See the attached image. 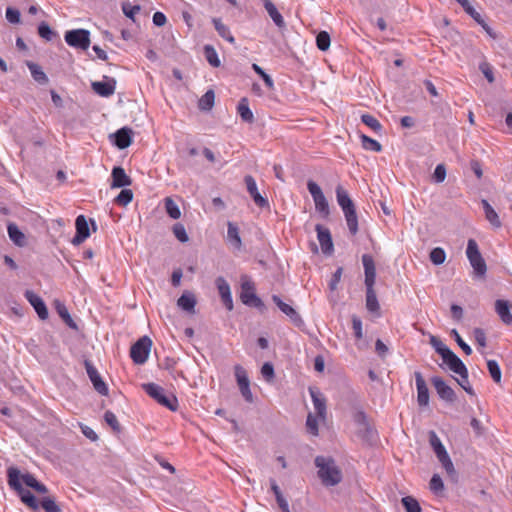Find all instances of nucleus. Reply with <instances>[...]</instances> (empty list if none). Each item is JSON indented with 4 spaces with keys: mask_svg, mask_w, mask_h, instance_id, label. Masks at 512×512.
<instances>
[{
    "mask_svg": "<svg viewBox=\"0 0 512 512\" xmlns=\"http://www.w3.org/2000/svg\"><path fill=\"white\" fill-rule=\"evenodd\" d=\"M315 465L318 476L325 486H335L342 480V472L331 457L317 456Z\"/></svg>",
    "mask_w": 512,
    "mask_h": 512,
    "instance_id": "obj_1",
    "label": "nucleus"
},
{
    "mask_svg": "<svg viewBox=\"0 0 512 512\" xmlns=\"http://www.w3.org/2000/svg\"><path fill=\"white\" fill-rule=\"evenodd\" d=\"M336 199L344 213L349 232L352 235H356L358 232L356 208L348 192L341 185L336 187Z\"/></svg>",
    "mask_w": 512,
    "mask_h": 512,
    "instance_id": "obj_2",
    "label": "nucleus"
},
{
    "mask_svg": "<svg viewBox=\"0 0 512 512\" xmlns=\"http://www.w3.org/2000/svg\"><path fill=\"white\" fill-rule=\"evenodd\" d=\"M7 475L10 488L19 494L21 501L32 510H38L40 505L35 496L29 490H25L20 482L19 469L16 467H9L7 470Z\"/></svg>",
    "mask_w": 512,
    "mask_h": 512,
    "instance_id": "obj_3",
    "label": "nucleus"
},
{
    "mask_svg": "<svg viewBox=\"0 0 512 512\" xmlns=\"http://www.w3.org/2000/svg\"><path fill=\"white\" fill-rule=\"evenodd\" d=\"M467 259L473 268V273L478 278H483L487 272V265L480 253L477 242L474 239H469L466 248Z\"/></svg>",
    "mask_w": 512,
    "mask_h": 512,
    "instance_id": "obj_4",
    "label": "nucleus"
},
{
    "mask_svg": "<svg viewBox=\"0 0 512 512\" xmlns=\"http://www.w3.org/2000/svg\"><path fill=\"white\" fill-rule=\"evenodd\" d=\"M144 391L160 405L171 411L178 408V400L173 394H166L164 389L155 383H146L142 385Z\"/></svg>",
    "mask_w": 512,
    "mask_h": 512,
    "instance_id": "obj_5",
    "label": "nucleus"
},
{
    "mask_svg": "<svg viewBox=\"0 0 512 512\" xmlns=\"http://www.w3.org/2000/svg\"><path fill=\"white\" fill-rule=\"evenodd\" d=\"M429 441L430 445L433 448L439 462L442 464L443 468L446 470L448 474H454L455 469L454 465L444 447L442 444L440 438L437 436V434L434 431L429 432Z\"/></svg>",
    "mask_w": 512,
    "mask_h": 512,
    "instance_id": "obj_6",
    "label": "nucleus"
},
{
    "mask_svg": "<svg viewBox=\"0 0 512 512\" xmlns=\"http://www.w3.org/2000/svg\"><path fill=\"white\" fill-rule=\"evenodd\" d=\"M66 43L77 49L87 50L90 46V32L86 29H74L64 35Z\"/></svg>",
    "mask_w": 512,
    "mask_h": 512,
    "instance_id": "obj_7",
    "label": "nucleus"
},
{
    "mask_svg": "<svg viewBox=\"0 0 512 512\" xmlns=\"http://www.w3.org/2000/svg\"><path fill=\"white\" fill-rule=\"evenodd\" d=\"M152 341L149 337L144 336L136 341L131 349L130 356L135 364H144L149 356Z\"/></svg>",
    "mask_w": 512,
    "mask_h": 512,
    "instance_id": "obj_8",
    "label": "nucleus"
},
{
    "mask_svg": "<svg viewBox=\"0 0 512 512\" xmlns=\"http://www.w3.org/2000/svg\"><path fill=\"white\" fill-rule=\"evenodd\" d=\"M307 189L313 198L316 211L323 216H327L329 214V204L320 186L316 182L309 180L307 182Z\"/></svg>",
    "mask_w": 512,
    "mask_h": 512,
    "instance_id": "obj_9",
    "label": "nucleus"
},
{
    "mask_svg": "<svg viewBox=\"0 0 512 512\" xmlns=\"http://www.w3.org/2000/svg\"><path fill=\"white\" fill-rule=\"evenodd\" d=\"M234 374L239 391L248 403L253 402V394L250 390V380L247 371L240 365L234 367Z\"/></svg>",
    "mask_w": 512,
    "mask_h": 512,
    "instance_id": "obj_10",
    "label": "nucleus"
},
{
    "mask_svg": "<svg viewBox=\"0 0 512 512\" xmlns=\"http://www.w3.org/2000/svg\"><path fill=\"white\" fill-rule=\"evenodd\" d=\"M239 297L243 304L252 307L256 306L254 282L246 275L241 276V291Z\"/></svg>",
    "mask_w": 512,
    "mask_h": 512,
    "instance_id": "obj_11",
    "label": "nucleus"
},
{
    "mask_svg": "<svg viewBox=\"0 0 512 512\" xmlns=\"http://www.w3.org/2000/svg\"><path fill=\"white\" fill-rule=\"evenodd\" d=\"M272 300L275 303V305L279 308V310L284 313L290 321L296 325L301 326L303 325V320L299 313L288 303H285L279 296L273 295Z\"/></svg>",
    "mask_w": 512,
    "mask_h": 512,
    "instance_id": "obj_12",
    "label": "nucleus"
},
{
    "mask_svg": "<svg viewBox=\"0 0 512 512\" xmlns=\"http://www.w3.org/2000/svg\"><path fill=\"white\" fill-rule=\"evenodd\" d=\"M85 368L89 376V379L93 384L94 389L101 395H108V387L102 380L100 374L98 373L97 369L92 365V363L89 361H85Z\"/></svg>",
    "mask_w": 512,
    "mask_h": 512,
    "instance_id": "obj_13",
    "label": "nucleus"
},
{
    "mask_svg": "<svg viewBox=\"0 0 512 512\" xmlns=\"http://www.w3.org/2000/svg\"><path fill=\"white\" fill-rule=\"evenodd\" d=\"M76 234L72 239V244L77 246L83 243L89 236V226L84 215H79L75 221Z\"/></svg>",
    "mask_w": 512,
    "mask_h": 512,
    "instance_id": "obj_14",
    "label": "nucleus"
},
{
    "mask_svg": "<svg viewBox=\"0 0 512 512\" xmlns=\"http://www.w3.org/2000/svg\"><path fill=\"white\" fill-rule=\"evenodd\" d=\"M315 229L322 252L328 255L331 254L333 252V242L329 229L320 224H317Z\"/></svg>",
    "mask_w": 512,
    "mask_h": 512,
    "instance_id": "obj_15",
    "label": "nucleus"
},
{
    "mask_svg": "<svg viewBox=\"0 0 512 512\" xmlns=\"http://www.w3.org/2000/svg\"><path fill=\"white\" fill-rule=\"evenodd\" d=\"M431 382L441 399L448 402L454 401L455 393L453 389L450 386H448L441 377L434 376L432 377Z\"/></svg>",
    "mask_w": 512,
    "mask_h": 512,
    "instance_id": "obj_16",
    "label": "nucleus"
},
{
    "mask_svg": "<svg viewBox=\"0 0 512 512\" xmlns=\"http://www.w3.org/2000/svg\"><path fill=\"white\" fill-rule=\"evenodd\" d=\"M414 376L417 388V402L419 406L425 407L429 404V390L427 384L419 371H416Z\"/></svg>",
    "mask_w": 512,
    "mask_h": 512,
    "instance_id": "obj_17",
    "label": "nucleus"
},
{
    "mask_svg": "<svg viewBox=\"0 0 512 512\" xmlns=\"http://www.w3.org/2000/svg\"><path fill=\"white\" fill-rule=\"evenodd\" d=\"M362 263L364 267L365 274V286L366 287H374L376 280V268L375 263L371 255L364 254L362 256Z\"/></svg>",
    "mask_w": 512,
    "mask_h": 512,
    "instance_id": "obj_18",
    "label": "nucleus"
},
{
    "mask_svg": "<svg viewBox=\"0 0 512 512\" xmlns=\"http://www.w3.org/2000/svg\"><path fill=\"white\" fill-rule=\"evenodd\" d=\"M354 422L357 426V433L363 439H370L373 434V429L368 422L366 414L362 411L357 412L354 415Z\"/></svg>",
    "mask_w": 512,
    "mask_h": 512,
    "instance_id": "obj_19",
    "label": "nucleus"
},
{
    "mask_svg": "<svg viewBox=\"0 0 512 512\" xmlns=\"http://www.w3.org/2000/svg\"><path fill=\"white\" fill-rule=\"evenodd\" d=\"M25 297L33 306L40 319L44 320L48 317L47 307L40 296L35 294L33 291L27 290L25 292Z\"/></svg>",
    "mask_w": 512,
    "mask_h": 512,
    "instance_id": "obj_20",
    "label": "nucleus"
},
{
    "mask_svg": "<svg viewBox=\"0 0 512 512\" xmlns=\"http://www.w3.org/2000/svg\"><path fill=\"white\" fill-rule=\"evenodd\" d=\"M108 81L92 82L91 86L95 93L102 97H109L114 94L116 88V80L113 78L105 77Z\"/></svg>",
    "mask_w": 512,
    "mask_h": 512,
    "instance_id": "obj_21",
    "label": "nucleus"
},
{
    "mask_svg": "<svg viewBox=\"0 0 512 512\" xmlns=\"http://www.w3.org/2000/svg\"><path fill=\"white\" fill-rule=\"evenodd\" d=\"M273 23L279 28L283 29L286 26L285 20L279 12L276 5L271 0H259Z\"/></svg>",
    "mask_w": 512,
    "mask_h": 512,
    "instance_id": "obj_22",
    "label": "nucleus"
},
{
    "mask_svg": "<svg viewBox=\"0 0 512 512\" xmlns=\"http://www.w3.org/2000/svg\"><path fill=\"white\" fill-rule=\"evenodd\" d=\"M111 177V188H124L132 184V179L120 166H116L112 169Z\"/></svg>",
    "mask_w": 512,
    "mask_h": 512,
    "instance_id": "obj_23",
    "label": "nucleus"
},
{
    "mask_svg": "<svg viewBox=\"0 0 512 512\" xmlns=\"http://www.w3.org/2000/svg\"><path fill=\"white\" fill-rule=\"evenodd\" d=\"M216 286L223 304L229 311H231L233 309V300L228 282L223 277H218L216 279Z\"/></svg>",
    "mask_w": 512,
    "mask_h": 512,
    "instance_id": "obj_24",
    "label": "nucleus"
},
{
    "mask_svg": "<svg viewBox=\"0 0 512 512\" xmlns=\"http://www.w3.org/2000/svg\"><path fill=\"white\" fill-rule=\"evenodd\" d=\"M442 360L452 372L456 374H466L467 368L465 364L453 351L450 350L448 353L443 355Z\"/></svg>",
    "mask_w": 512,
    "mask_h": 512,
    "instance_id": "obj_25",
    "label": "nucleus"
},
{
    "mask_svg": "<svg viewBox=\"0 0 512 512\" xmlns=\"http://www.w3.org/2000/svg\"><path fill=\"white\" fill-rule=\"evenodd\" d=\"M309 393H310V396L312 398L314 409H315L317 415L320 418L324 419L325 415H326V402H325V398L323 397L321 392L317 388H315V387H310L309 388Z\"/></svg>",
    "mask_w": 512,
    "mask_h": 512,
    "instance_id": "obj_26",
    "label": "nucleus"
},
{
    "mask_svg": "<svg viewBox=\"0 0 512 512\" xmlns=\"http://www.w3.org/2000/svg\"><path fill=\"white\" fill-rule=\"evenodd\" d=\"M463 9L483 28L492 39H497L496 32L483 20L481 15L470 5L469 1Z\"/></svg>",
    "mask_w": 512,
    "mask_h": 512,
    "instance_id": "obj_27",
    "label": "nucleus"
},
{
    "mask_svg": "<svg viewBox=\"0 0 512 512\" xmlns=\"http://www.w3.org/2000/svg\"><path fill=\"white\" fill-rule=\"evenodd\" d=\"M114 143L119 149H125L132 143V130L128 127H122L114 134Z\"/></svg>",
    "mask_w": 512,
    "mask_h": 512,
    "instance_id": "obj_28",
    "label": "nucleus"
},
{
    "mask_svg": "<svg viewBox=\"0 0 512 512\" xmlns=\"http://www.w3.org/2000/svg\"><path fill=\"white\" fill-rule=\"evenodd\" d=\"M511 305L507 300H497L495 302V310L500 319L504 324H511L512 323V314L510 312Z\"/></svg>",
    "mask_w": 512,
    "mask_h": 512,
    "instance_id": "obj_29",
    "label": "nucleus"
},
{
    "mask_svg": "<svg viewBox=\"0 0 512 512\" xmlns=\"http://www.w3.org/2000/svg\"><path fill=\"white\" fill-rule=\"evenodd\" d=\"M481 205L484 210L486 220L496 229L502 226V222L499 218L498 213L494 210V208L490 205V203L486 199H482Z\"/></svg>",
    "mask_w": 512,
    "mask_h": 512,
    "instance_id": "obj_30",
    "label": "nucleus"
},
{
    "mask_svg": "<svg viewBox=\"0 0 512 512\" xmlns=\"http://www.w3.org/2000/svg\"><path fill=\"white\" fill-rule=\"evenodd\" d=\"M177 305L188 313L195 312L196 298L192 292L185 291L177 300Z\"/></svg>",
    "mask_w": 512,
    "mask_h": 512,
    "instance_id": "obj_31",
    "label": "nucleus"
},
{
    "mask_svg": "<svg viewBox=\"0 0 512 512\" xmlns=\"http://www.w3.org/2000/svg\"><path fill=\"white\" fill-rule=\"evenodd\" d=\"M26 65L29 68L33 79L37 83H39L41 85H45L48 83L49 79H48L47 75L45 74V72L42 70V68L38 64L33 63L31 61H27Z\"/></svg>",
    "mask_w": 512,
    "mask_h": 512,
    "instance_id": "obj_32",
    "label": "nucleus"
},
{
    "mask_svg": "<svg viewBox=\"0 0 512 512\" xmlns=\"http://www.w3.org/2000/svg\"><path fill=\"white\" fill-rule=\"evenodd\" d=\"M366 308L371 313L379 314L380 305L374 287H366Z\"/></svg>",
    "mask_w": 512,
    "mask_h": 512,
    "instance_id": "obj_33",
    "label": "nucleus"
},
{
    "mask_svg": "<svg viewBox=\"0 0 512 512\" xmlns=\"http://www.w3.org/2000/svg\"><path fill=\"white\" fill-rule=\"evenodd\" d=\"M237 112L243 121L249 123L253 121V112L249 108V102L247 98L240 99L237 105Z\"/></svg>",
    "mask_w": 512,
    "mask_h": 512,
    "instance_id": "obj_34",
    "label": "nucleus"
},
{
    "mask_svg": "<svg viewBox=\"0 0 512 512\" xmlns=\"http://www.w3.org/2000/svg\"><path fill=\"white\" fill-rule=\"evenodd\" d=\"M227 239L235 248H240L241 239L239 236V231L237 226L232 222H228Z\"/></svg>",
    "mask_w": 512,
    "mask_h": 512,
    "instance_id": "obj_35",
    "label": "nucleus"
},
{
    "mask_svg": "<svg viewBox=\"0 0 512 512\" xmlns=\"http://www.w3.org/2000/svg\"><path fill=\"white\" fill-rule=\"evenodd\" d=\"M212 22L214 24L216 31L222 38H224L225 40H227L231 43L234 42V37L232 36L229 28L225 24L222 23L221 19L214 18L212 20Z\"/></svg>",
    "mask_w": 512,
    "mask_h": 512,
    "instance_id": "obj_36",
    "label": "nucleus"
},
{
    "mask_svg": "<svg viewBox=\"0 0 512 512\" xmlns=\"http://www.w3.org/2000/svg\"><path fill=\"white\" fill-rule=\"evenodd\" d=\"M215 102V93L213 90H208L199 100V108L204 111L212 109Z\"/></svg>",
    "mask_w": 512,
    "mask_h": 512,
    "instance_id": "obj_37",
    "label": "nucleus"
},
{
    "mask_svg": "<svg viewBox=\"0 0 512 512\" xmlns=\"http://www.w3.org/2000/svg\"><path fill=\"white\" fill-rule=\"evenodd\" d=\"M260 373L264 381L268 384L275 382V371L271 362H265L260 369Z\"/></svg>",
    "mask_w": 512,
    "mask_h": 512,
    "instance_id": "obj_38",
    "label": "nucleus"
},
{
    "mask_svg": "<svg viewBox=\"0 0 512 512\" xmlns=\"http://www.w3.org/2000/svg\"><path fill=\"white\" fill-rule=\"evenodd\" d=\"M165 209L167 214L172 219L177 220L181 217V211L179 209V206L173 199L169 197L165 199Z\"/></svg>",
    "mask_w": 512,
    "mask_h": 512,
    "instance_id": "obj_39",
    "label": "nucleus"
},
{
    "mask_svg": "<svg viewBox=\"0 0 512 512\" xmlns=\"http://www.w3.org/2000/svg\"><path fill=\"white\" fill-rule=\"evenodd\" d=\"M8 235L16 245H23L25 236L15 224L8 225Z\"/></svg>",
    "mask_w": 512,
    "mask_h": 512,
    "instance_id": "obj_40",
    "label": "nucleus"
},
{
    "mask_svg": "<svg viewBox=\"0 0 512 512\" xmlns=\"http://www.w3.org/2000/svg\"><path fill=\"white\" fill-rule=\"evenodd\" d=\"M56 309H57V312L59 314V316L63 319V321L72 329H77V325L76 323L74 322V320L72 319V317L70 316L67 308L65 307L64 304H61V303H57L56 305Z\"/></svg>",
    "mask_w": 512,
    "mask_h": 512,
    "instance_id": "obj_41",
    "label": "nucleus"
},
{
    "mask_svg": "<svg viewBox=\"0 0 512 512\" xmlns=\"http://www.w3.org/2000/svg\"><path fill=\"white\" fill-rule=\"evenodd\" d=\"M487 368H488L490 376L492 377L494 382L500 383L501 382L502 373H501V369H500V366H499L498 362L496 360H492V359L488 360L487 361Z\"/></svg>",
    "mask_w": 512,
    "mask_h": 512,
    "instance_id": "obj_42",
    "label": "nucleus"
},
{
    "mask_svg": "<svg viewBox=\"0 0 512 512\" xmlns=\"http://www.w3.org/2000/svg\"><path fill=\"white\" fill-rule=\"evenodd\" d=\"M360 138H361L362 146L364 149L374 151V152H380L382 150V146L378 141H376L364 134H362L360 136Z\"/></svg>",
    "mask_w": 512,
    "mask_h": 512,
    "instance_id": "obj_43",
    "label": "nucleus"
},
{
    "mask_svg": "<svg viewBox=\"0 0 512 512\" xmlns=\"http://www.w3.org/2000/svg\"><path fill=\"white\" fill-rule=\"evenodd\" d=\"M406 512H421L418 501L412 496L403 497L401 500Z\"/></svg>",
    "mask_w": 512,
    "mask_h": 512,
    "instance_id": "obj_44",
    "label": "nucleus"
},
{
    "mask_svg": "<svg viewBox=\"0 0 512 512\" xmlns=\"http://www.w3.org/2000/svg\"><path fill=\"white\" fill-rule=\"evenodd\" d=\"M429 257L434 265H441L445 262L446 253L444 249L436 247L431 250Z\"/></svg>",
    "mask_w": 512,
    "mask_h": 512,
    "instance_id": "obj_45",
    "label": "nucleus"
},
{
    "mask_svg": "<svg viewBox=\"0 0 512 512\" xmlns=\"http://www.w3.org/2000/svg\"><path fill=\"white\" fill-rule=\"evenodd\" d=\"M133 200V192L130 189H123L115 198V203L120 206H127Z\"/></svg>",
    "mask_w": 512,
    "mask_h": 512,
    "instance_id": "obj_46",
    "label": "nucleus"
},
{
    "mask_svg": "<svg viewBox=\"0 0 512 512\" xmlns=\"http://www.w3.org/2000/svg\"><path fill=\"white\" fill-rule=\"evenodd\" d=\"M429 342L441 358L450 351V349L436 336H430Z\"/></svg>",
    "mask_w": 512,
    "mask_h": 512,
    "instance_id": "obj_47",
    "label": "nucleus"
},
{
    "mask_svg": "<svg viewBox=\"0 0 512 512\" xmlns=\"http://www.w3.org/2000/svg\"><path fill=\"white\" fill-rule=\"evenodd\" d=\"M39 505L45 512H62L60 506L50 497H44Z\"/></svg>",
    "mask_w": 512,
    "mask_h": 512,
    "instance_id": "obj_48",
    "label": "nucleus"
},
{
    "mask_svg": "<svg viewBox=\"0 0 512 512\" xmlns=\"http://www.w3.org/2000/svg\"><path fill=\"white\" fill-rule=\"evenodd\" d=\"M316 45L319 50L326 51L330 47V35L326 31H321L316 37Z\"/></svg>",
    "mask_w": 512,
    "mask_h": 512,
    "instance_id": "obj_49",
    "label": "nucleus"
},
{
    "mask_svg": "<svg viewBox=\"0 0 512 512\" xmlns=\"http://www.w3.org/2000/svg\"><path fill=\"white\" fill-rule=\"evenodd\" d=\"M361 121L375 132H379L382 128L380 122L370 114H363Z\"/></svg>",
    "mask_w": 512,
    "mask_h": 512,
    "instance_id": "obj_50",
    "label": "nucleus"
},
{
    "mask_svg": "<svg viewBox=\"0 0 512 512\" xmlns=\"http://www.w3.org/2000/svg\"><path fill=\"white\" fill-rule=\"evenodd\" d=\"M429 486H430V490L436 495L441 494L444 490L443 481L438 474H434L432 476Z\"/></svg>",
    "mask_w": 512,
    "mask_h": 512,
    "instance_id": "obj_51",
    "label": "nucleus"
},
{
    "mask_svg": "<svg viewBox=\"0 0 512 512\" xmlns=\"http://www.w3.org/2000/svg\"><path fill=\"white\" fill-rule=\"evenodd\" d=\"M205 56L210 65H212L213 67L220 66V60L213 47L209 45L205 46Z\"/></svg>",
    "mask_w": 512,
    "mask_h": 512,
    "instance_id": "obj_52",
    "label": "nucleus"
},
{
    "mask_svg": "<svg viewBox=\"0 0 512 512\" xmlns=\"http://www.w3.org/2000/svg\"><path fill=\"white\" fill-rule=\"evenodd\" d=\"M173 234L182 243H185L189 240L186 229H185L184 225L181 223L174 224Z\"/></svg>",
    "mask_w": 512,
    "mask_h": 512,
    "instance_id": "obj_53",
    "label": "nucleus"
},
{
    "mask_svg": "<svg viewBox=\"0 0 512 512\" xmlns=\"http://www.w3.org/2000/svg\"><path fill=\"white\" fill-rule=\"evenodd\" d=\"M140 9L139 5H132L128 2L122 4V11L124 15L133 21L135 20V15L140 11Z\"/></svg>",
    "mask_w": 512,
    "mask_h": 512,
    "instance_id": "obj_54",
    "label": "nucleus"
},
{
    "mask_svg": "<svg viewBox=\"0 0 512 512\" xmlns=\"http://www.w3.org/2000/svg\"><path fill=\"white\" fill-rule=\"evenodd\" d=\"M479 69L483 73L484 77L487 79V81L489 83L494 82L495 78H494V74H493V68L488 62H486V61L481 62L479 64Z\"/></svg>",
    "mask_w": 512,
    "mask_h": 512,
    "instance_id": "obj_55",
    "label": "nucleus"
},
{
    "mask_svg": "<svg viewBox=\"0 0 512 512\" xmlns=\"http://www.w3.org/2000/svg\"><path fill=\"white\" fill-rule=\"evenodd\" d=\"M451 334L453 335L455 341L457 342V344L459 345V347L463 350V352L466 354V355H470L472 353V349L471 347L461 338V336L459 335V333L457 332L456 329H453L451 331Z\"/></svg>",
    "mask_w": 512,
    "mask_h": 512,
    "instance_id": "obj_56",
    "label": "nucleus"
},
{
    "mask_svg": "<svg viewBox=\"0 0 512 512\" xmlns=\"http://www.w3.org/2000/svg\"><path fill=\"white\" fill-rule=\"evenodd\" d=\"M105 422L114 430L119 431L120 430V424L117 420L116 415L111 411H106L104 414Z\"/></svg>",
    "mask_w": 512,
    "mask_h": 512,
    "instance_id": "obj_57",
    "label": "nucleus"
},
{
    "mask_svg": "<svg viewBox=\"0 0 512 512\" xmlns=\"http://www.w3.org/2000/svg\"><path fill=\"white\" fill-rule=\"evenodd\" d=\"M460 379L457 380L458 384L470 395L474 394V391L468 380V370L466 369V374L460 373L458 374Z\"/></svg>",
    "mask_w": 512,
    "mask_h": 512,
    "instance_id": "obj_58",
    "label": "nucleus"
},
{
    "mask_svg": "<svg viewBox=\"0 0 512 512\" xmlns=\"http://www.w3.org/2000/svg\"><path fill=\"white\" fill-rule=\"evenodd\" d=\"M446 178V168L443 164H438L433 173V180L436 183H442Z\"/></svg>",
    "mask_w": 512,
    "mask_h": 512,
    "instance_id": "obj_59",
    "label": "nucleus"
},
{
    "mask_svg": "<svg viewBox=\"0 0 512 512\" xmlns=\"http://www.w3.org/2000/svg\"><path fill=\"white\" fill-rule=\"evenodd\" d=\"M20 12L19 10L15 9V8H12V7H8L6 9V19L12 23V24H18L20 22Z\"/></svg>",
    "mask_w": 512,
    "mask_h": 512,
    "instance_id": "obj_60",
    "label": "nucleus"
},
{
    "mask_svg": "<svg viewBox=\"0 0 512 512\" xmlns=\"http://www.w3.org/2000/svg\"><path fill=\"white\" fill-rule=\"evenodd\" d=\"M306 426L309 433H311L312 435L318 434V421L317 418L314 417L312 414H309L307 416Z\"/></svg>",
    "mask_w": 512,
    "mask_h": 512,
    "instance_id": "obj_61",
    "label": "nucleus"
},
{
    "mask_svg": "<svg viewBox=\"0 0 512 512\" xmlns=\"http://www.w3.org/2000/svg\"><path fill=\"white\" fill-rule=\"evenodd\" d=\"M38 33L42 38L46 39L47 41H50L53 36L51 28L45 22L40 23V25L38 26Z\"/></svg>",
    "mask_w": 512,
    "mask_h": 512,
    "instance_id": "obj_62",
    "label": "nucleus"
},
{
    "mask_svg": "<svg viewBox=\"0 0 512 512\" xmlns=\"http://www.w3.org/2000/svg\"><path fill=\"white\" fill-rule=\"evenodd\" d=\"M258 78H260L264 82L265 87L268 90L273 89L274 82H273L272 78L264 70H262L259 66H258Z\"/></svg>",
    "mask_w": 512,
    "mask_h": 512,
    "instance_id": "obj_63",
    "label": "nucleus"
},
{
    "mask_svg": "<svg viewBox=\"0 0 512 512\" xmlns=\"http://www.w3.org/2000/svg\"><path fill=\"white\" fill-rule=\"evenodd\" d=\"M473 334H474L476 343L480 347H485L486 346V334H485L484 330L481 328H475L473 331Z\"/></svg>",
    "mask_w": 512,
    "mask_h": 512,
    "instance_id": "obj_64",
    "label": "nucleus"
}]
</instances>
